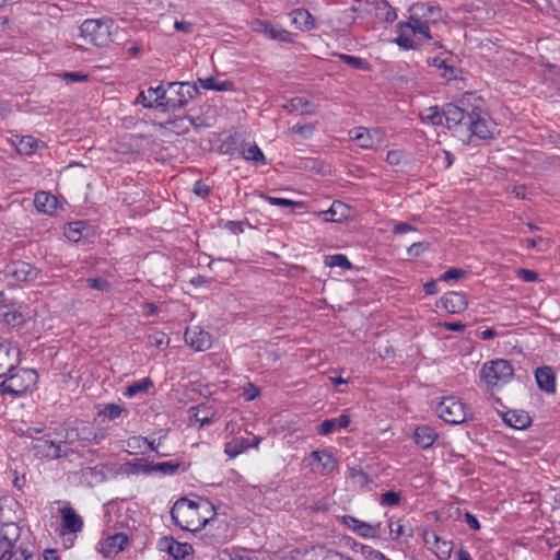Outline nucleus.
<instances>
[{
    "instance_id": "obj_29",
    "label": "nucleus",
    "mask_w": 560,
    "mask_h": 560,
    "mask_svg": "<svg viewBox=\"0 0 560 560\" xmlns=\"http://www.w3.org/2000/svg\"><path fill=\"white\" fill-rule=\"evenodd\" d=\"M24 320L25 316L20 310L7 305L0 306V322L4 325L16 327Z\"/></svg>"
},
{
    "instance_id": "obj_42",
    "label": "nucleus",
    "mask_w": 560,
    "mask_h": 560,
    "mask_svg": "<svg viewBox=\"0 0 560 560\" xmlns=\"http://www.w3.org/2000/svg\"><path fill=\"white\" fill-rule=\"evenodd\" d=\"M126 409L121 405L109 404L104 407V409L100 412L109 420H115L119 418Z\"/></svg>"
},
{
    "instance_id": "obj_22",
    "label": "nucleus",
    "mask_w": 560,
    "mask_h": 560,
    "mask_svg": "<svg viewBox=\"0 0 560 560\" xmlns=\"http://www.w3.org/2000/svg\"><path fill=\"white\" fill-rule=\"evenodd\" d=\"M440 304L451 314H459L467 308L465 294L460 292H447L440 299Z\"/></svg>"
},
{
    "instance_id": "obj_50",
    "label": "nucleus",
    "mask_w": 560,
    "mask_h": 560,
    "mask_svg": "<svg viewBox=\"0 0 560 560\" xmlns=\"http://www.w3.org/2000/svg\"><path fill=\"white\" fill-rule=\"evenodd\" d=\"M81 434L79 435L81 440H84V441H94V442H100L102 439H104V434L101 433H96V432H93L90 428L88 427H83L82 430H81Z\"/></svg>"
},
{
    "instance_id": "obj_11",
    "label": "nucleus",
    "mask_w": 560,
    "mask_h": 560,
    "mask_svg": "<svg viewBox=\"0 0 560 560\" xmlns=\"http://www.w3.org/2000/svg\"><path fill=\"white\" fill-rule=\"evenodd\" d=\"M350 137L363 149H377L385 142V133L378 128L358 127L350 131Z\"/></svg>"
},
{
    "instance_id": "obj_27",
    "label": "nucleus",
    "mask_w": 560,
    "mask_h": 560,
    "mask_svg": "<svg viewBox=\"0 0 560 560\" xmlns=\"http://www.w3.org/2000/svg\"><path fill=\"white\" fill-rule=\"evenodd\" d=\"M34 205L38 211L52 214L58 207V200L49 192L39 191L35 195Z\"/></svg>"
},
{
    "instance_id": "obj_28",
    "label": "nucleus",
    "mask_w": 560,
    "mask_h": 560,
    "mask_svg": "<svg viewBox=\"0 0 560 560\" xmlns=\"http://www.w3.org/2000/svg\"><path fill=\"white\" fill-rule=\"evenodd\" d=\"M438 433L434 429L428 425L417 427L413 434V440L417 445L422 448L430 447L436 440Z\"/></svg>"
},
{
    "instance_id": "obj_53",
    "label": "nucleus",
    "mask_w": 560,
    "mask_h": 560,
    "mask_svg": "<svg viewBox=\"0 0 560 560\" xmlns=\"http://www.w3.org/2000/svg\"><path fill=\"white\" fill-rule=\"evenodd\" d=\"M128 445L130 447H141L142 445H147V447L150 451H156V447L154 446V443L153 442H149L147 439H143V438H132L128 442Z\"/></svg>"
},
{
    "instance_id": "obj_19",
    "label": "nucleus",
    "mask_w": 560,
    "mask_h": 560,
    "mask_svg": "<svg viewBox=\"0 0 560 560\" xmlns=\"http://www.w3.org/2000/svg\"><path fill=\"white\" fill-rule=\"evenodd\" d=\"M352 214L351 208L341 201H334L328 210L317 213L325 222H342L350 219Z\"/></svg>"
},
{
    "instance_id": "obj_16",
    "label": "nucleus",
    "mask_w": 560,
    "mask_h": 560,
    "mask_svg": "<svg viewBox=\"0 0 560 560\" xmlns=\"http://www.w3.org/2000/svg\"><path fill=\"white\" fill-rule=\"evenodd\" d=\"M165 102L166 90L162 85L141 91L136 100V103L141 104L145 108H163L166 110Z\"/></svg>"
},
{
    "instance_id": "obj_12",
    "label": "nucleus",
    "mask_w": 560,
    "mask_h": 560,
    "mask_svg": "<svg viewBox=\"0 0 560 560\" xmlns=\"http://www.w3.org/2000/svg\"><path fill=\"white\" fill-rule=\"evenodd\" d=\"M308 466L313 472L326 476L337 468L338 463L328 451H313L308 456Z\"/></svg>"
},
{
    "instance_id": "obj_56",
    "label": "nucleus",
    "mask_w": 560,
    "mask_h": 560,
    "mask_svg": "<svg viewBox=\"0 0 560 560\" xmlns=\"http://www.w3.org/2000/svg\"><path fill=\"white\" fill-rule=\"evenodd\" d=\"M516 273H517V277L525 282H533L538 279V275L533 270L518 269Z\"/></svg>"
},
{
    "instance_id": "obj_37",
    "label": "nucleus",
    "mask_w": 560,
    "mask_h": 560,
    "mask_svg": "<svg viewBox=\"0 0 560 560\" xmlns=\"http://www.w3.org/2000/svg\"><path fill=\"white\" fill-rule=\"evenodd\" d=\"M241 154L247 161H253L256 164H265L266 159L261 150L256 144H244L241 148Z\"/></svg>"
},
{
    "instance_id": "obj_33",
    "label": "nucleus",
    "mask_w": 560,
    "mask_h": 560,
    "mask_svg": "<svg viewBox=\"0 0 560 560\" xmlns=\"http://www.w3.org/2000/svg\"><path fill=\"white\" fill-rule=\"evenodd\" d=\"M420 118L424 125L443 126L444 109L440 112L436 106L428 107L420 113Z\"/></svg>"
},
{
    "instance_id": "obj_64",
    "label": "nucleus",
    "mask_w": 560,
    "mask_h": 560,
    "mask_svg": "<svg viewBox=\"0 0 560 560\" xmlns=\"http://www.w3.org/2000/svg\"><path fill=\"white\" fill-rule=\"evenodd\" d=\"M465 522L474 530H477L480 528V524H479L478 520L470 513L465 514Z\"/></svg>"
},
{
    "instance_id": "obj_45",
    "label": "nucleus",
    "mask_w": 560,
    "mask_h": 560,
    "mask_svg": "<svg viewBox=\"0 0 560 560\" xmlns=\"http://www.w3.org/2000/svg\"><path fill=\"white\" fill-rule=\"evenodd\" d=\"M378 525H371L369 523L363 522L357 535L363 538H375L378 536Z\"/></svg>"
},
{
    "instance_id": "obj_54",
    "label": "nucleus",
    "mask_w": 560,
    "mask_h": 560,
    "mask_svg": "<svg viewBox=\"0 0 560 560\" xmlns=\"http://www.w3.org/2000/svg\"><path fill=\"white\" fill-rule=\"evenodd\" d=\"M404 152L399 150H393L387 153L386 161L390 165H399L404 159Z\"/></svg>"
},
{
    "instance_id": "obj_20",
    "label": "nucleus",
    "mask_w": 560,
    "mask_h": 560,
    "mask_svg": "<svg viewBox=\"0 0 560 560\" xmlns=\"http://www.w3.org/2000/svg\"><path fill=\"white\" fill-rule=\"evenodd\" d=\"M18 537L19 527L14 523H8L0 527V560L11 552Z\"/></svg>"
},
{
    "instance_id": "obj_52",
    "label": "nucleus",
    "mask_w": 560,
    "mask_h": 560,
    "mask_svg": "<svg viewBox=\"0 0 560 560\" xmlns=\"http://www.w3.org/2000/svg\"><path fill=\"white\" fill-rule=\"evenodd\" d=\"M85 282L90 288H93L98 291H107L109 289L108 282L103 279H86Z\"/></svg>"
},
{
    "instance_id": "obj_32",
    "label": "nucleus",
    "mask_w": 560,
    "mask_h": 560,
    "mask_svg": "<svg viewBox=\"0 0 560 560\" xmlns=\"http://www.w3.org/2000/svg\"><path fill=\"white\" fill-rule=\"evenodd\" d=\"M291 22L301 31H310L314 26V19L308 11L296 9L291 13Z\"/></svg>"
},
{
    "instance_id": "obj_25",
    "label": "nucleus",
    "mask_w": 560,
    "mask_h": 560,
    "mask_svg": "<svg viewBox=\"0 0 560 560\" xmlns=\"http://www.w3.org/2000/svg\"><path fill=\"white\" fill-rule=\"evenodd\" d=\"M535 377L538 387L547 394L556 392V377L551 368L542 366L536 370Z\"/></svg>"
},
{
    "instance_id": "obj_48",
    "label": "nucleus",
    "mask_w": 560,
    "mask_h": 560,
    "mask_svg": "<svg viewBox=\"0 0 560 560\" xmlns=\"http://www.w3.org/2000/svg\"><path fill=\"white\" fill-rule=\"evenodd\" d=\"M338 520L355 534L358 533L360 526L363 523V521H360L351 515H342L339 516Z\"/></svg>"
},
{
    "instance_id": "obj_14",
    "label": "nucleus",
    "mask_w": 560,
    "mask_h": 560,
    "mask_svg": "<svg viewBox=\"0 0 560 560\" xmlns=\"http://www.w3.org/2000/svg\"><path fill=\"white\" fill-rule=\"evenodd\" d=\"M469 114H466L465 110L454 104H447L444 107V125L448 129H453L460 136H464L465 132V122L467 121Z\"/></svg>"
},
{
    "instance_id": "obj_7",
    "label": "nucleus",
    "mask_w": 560,
    "mask_h": 560,
    "mask_svg": "<svg viewBox=\"0 0 560 560\" xmlns=\"http://www.w3.org/2000/svg\"><path fill=\"white\" fill-rule=\"evenodd\" d=\"M438 416L451 424L463 423L468 416L467 407L455 397L443 398L435 408Z\"/></svg>"
},
{
    "instance_id": "obj_38",
    "label": "nucleus",
    "mask_w": 560,
    "mask_h": 560,
    "mask_svg": "<svg viewBox=\"0 0 560 560\" xmlns=\"http://www.w3.org/2000/svg\"><path fill=\"white\" fill-rule=\"evenodd\" d=\"M389 532L394 535V538L407 537L411 538L413 536V530L411 526H407L400 521H390L388 524Z\"/></svg>"
},
{
    "instance_id": "obj_46",
    "label": "nucleus",
    "mask_w": 560,
    "mask_h": 560,
    "mask_svg": "<svg viewBox=\"0 0 560 560\" xmlns=\"http://www.w3.org/2000/svg\"><path fill=\"white\" fill-rule=\"evenodd\" d=\"M400 502V494L395 491H387L381 495L380 503L384 506L398 505Z\"/></svg>"
},
{
    "instance_id": "obj_10",
    "label": "nucleus",
    "mask_w": 560,
    "mask_h": 560,
    "mask_svg": "<svg viewBox=\"0 0 560 560\" xmlns=\"http://www.w3.org/2000/svg\"><path fill=\"white\" fill-rule=\"evenodd\" d=\"M4 278L9 283L32 282L38 278L39 270L25 261H14L5 266Z\"/></svg>"
},
{
    "instance_id": "obj_35",
    "label": "nucleus",
    "mask_w": 560,
    "mask_h": 560,
    "mask_svg": "<svg viewBox=\"0 0 560 560\" xmlns=\"http://www.w3.org/2000/svg\"><path fill=\"white\" fill-rule=\"evenodd\" d=\"M284 108L291 113H298L301 115L312 114L314 112L313 105L305 98L294 97L284 105Z\"/></svg>"
},
{
    "instance_id": "obj_58",
    "label": "nucleus",
    "mask_w": 560,
    "mask_h": 560,
    "mask_svg": "<svg viewBox=\"0 0 560 560\" xmlns=\"http://www.w3.org/2000/svg\"><path fill=\"white\" fill-rule=\"evenodd\" d=\"M194 192L199 196V197H207L210 192V188L208 185H206L205 183L200 182V180H197L195 184H194Z\"/></svg>"
},
{
    "instance_id": "obj_41",
    "label": "nucleus",
    "mask_w": 560,
    "mask_h": 560,
    "mask_svg": "<svg viewBox=\"0 0 560 560\" xmlns=\"http://www.w3.org/2000/svg\"><path fill=\"white\" fill-rule=\"evenodd\" d=\"M325 265L328 267H340L346 270H349L352 268V264L349 261L347 256L342 255V254L326 256Z\"/></svg>"
},
{
    "instance_id": "obj_6",
    "label": "nucleus",
    "mask_w": 560,
    "mask_h": 560,
    "mask_svg": "<svg viewBox=\"0 0 560 560\" xmlns=\"http://www.w3.org/2000/svg\"><path fill=\"white\" fill-rule=\"evenodd\" d=\"M7 377L10 396H22L33 390L37 384V373L32 369H18Z\"/></svg>"
},
{
    "instance_id": "obj_39",
    "label": "nucleus",
    "mask_w": 560,
    "mask_h": 560,
    "mask_svg": "<svg viewBox=\"0 0 560 560\" xmlns=\"http://www.w3.org/2000/svg\"><path fill=\"white\" fill-rule=\"evenodd\" d=\"M152 386V381L149 377L142 378L126 388L125 396L133 397L140 393H145Z\"/></svg>"
},
{
    "instance_id": "obj_26",
    "label": "nucleus",
    "mask_w": 560,
    "mask_h": 560,
    "mask_svg": "<svg viewBox=\"0 0 560 560\" xmlns=\"http://www.w3.org/2000/svg\"><path fill=\"white\" fill-rule=\"evenodd\" d=\"M62 447V444H56L50 440H38L35 444L37 454L51 459L66 455V451Z\"/></svg>"
},
{
    "instance_id": "obj_1",
    "label": "nucleus",
    "mask_w": 560,
    "mask_h": 560,
    "mask_svg": "<svg viewBox=\"0 0 560 560\" xmlns=\"http://www.w3.org/2000/svg\"><path fill=\"white\" fill-rule=\"evenodd\" d=\"M443 10L432 3H417L406 23L399 25L395 43L404 49H416L429 42L431 30L444 21Z\"/></svg>"
},
{
    "instance_id": "obj_23",
    "label": "nucleus",
    "mask_w": 560,
    "mask_h": 560,
    "mask_svg": "<svg viewBox=\"0 0 560 560\" xmlns=\"http://www.w3.org/2000/svg\"><path fill=\"white\" fill-rule=\"evenodd\" d=\"M253 30L257 33L266 35L270 39L280 40V42H289L290 33L283 28L276 27L275 25L256 20L253 22Z\"/></svg>"
},
{
    "instance_id": "obj_8",
    "label": "nucleus",
    "mask_w": 560,
    "mask_h": 560,
    "mask_svg": "<svg viewBox=\"0 0 560 560\" xmlns=\"http://www.w3.org/2000/svg\"><path fill=\"white\" fill-rule=\"evenodd\" d=\"M168 90H174L175 96H166L165 109L177 110L184 108L199 94L198 88L189 82H171Z\"/></svg>"
},
{
    "instance_id": "obj_17",
    "label": "nucleus",
    "mask_w": 560,
    "mask_h": 560,
    "mask_svg": "<svg viewBox=\"0 0 560 560\" xmlns=\"http://www.w3.org/2000/svg\"><path fill=\"white\" fill-rule=\"evenodd\" d=\"M424 542L440 560H447L451 558L453 542L442 539L435 532H425Z\"/></svg>"
},
{
    "instance_id": "obj_9",
    "label": "nucleus",
    "mask_w": 560,
    "mask_h": 560,
    "mask_svg": "<svg viewBox=\"0 0 560 560\" xmlns=\"http://www.w3.org/2000/svg\"><path fill=\"white\" fill-rule=\"evenodd\" d=\"M129 544L128 535L125 533L105 532L97 544V551L104 558H113L122 551Z\"/></svg>"
},
{
    "instance_id": "obj_36",
    "label": "nucleus",
    "mask_w": 560,
    "mask_h": 560,
    "mask_svg": "<svg viewBox=\"0 0 560 560\" xmlns=\"http://www.w3.org/2000/svg\"><path fill=\"white\" fill-rule=\"evenodd\" d=\"M198 83L205 90L231 91L233 89V83L231 81H219L213 77L198 79Z\"/></svg>"
},
{
    "instance_id": "obj_44",
    "label": "nucleus",
    "mask_w": 560,
    "mask_h": 560,
    "mask_svg": "<svg viewBox=\"0 0 560 560\" xmlns=\"http://www.w3.org/2000/svg\"><path fill=\"white\" fill-rule=\"evenodd\" d=\"M213 412H210L209 408L206 406H198L195 408L194 417L201 425L209 424L211 422Z\"/></svg>"
},
{
    "instance_id": "obj_62",
    "label": "nucleus",
    "mask_w": 560,
    "mask_h": 560,
    "mask_svg": "<svg viewBox=\"0 0 560 560\" xmlns=\"http://www.w3.org/2000/svg\"><path fill=\"white\" fill-rule=\"evenodd\" d=\"M174 27L175 30L184 33H190L192 31V24L186 21H176Z\"/></svg>"
},
{
    "instance_id": "obj_61",
    "label": "nucleus",
    "mask_w": 560,
    "mask_h": 560,
    "mask_svg": "<svg viewBox=\"0 0 560 560\" xmlns=\"http://www.w3.org/2000/svg\"><path fill=\"white\" fill-rule=\"evenodd\" d=\"M259 395V390L257 387H255L252 384H248L247 387L244 389V396L246 400H253Z\"/></svg>"
},
{
    "instance_id": "obj_63",
    "label": "nucleus",
    "mask_w": 560,
    "mask_h": 560,
    "mask_svg": "<svg viewBox=\"0 0 560 560\" xmlns=\"http://www.w3.org/2000/svg\"><path fill=\"white\" fill-rule=\"evenodd\" d=\"M544 244H546V241L542 237L527 240L528 248H537L539 250H544L545 249L542 247Z\"/></svg>"
},
{
    "instance_id": "obj_34",
    "label": "nucleus",
    "mask_w": 560,
    "mask_h": 560,
    "mask_svg": "<svg viewBox=\"0 0 560 560\" xmlns=\"http://www.w3.org/2000/svg\"><path fill=\"white\" fill-rule=\"evenodd\" d=\"M249 448V441L244 438H234L224 445V453L230 458H235Z\"/></svg>"
},
{
    "instance_id": "obj_31",
    "label": "nucleus",
    "mask_w": 560,
    "mask_h": 560,
    "mask_svg": "<svg viewBox=\"0 0 560 560\" xmlns=\"http://www.w3.org/2000/svg\"><path fill=\"white\" fill-rule=\"evenodd\" d=\"M503 419L508 425L518 430L526 429L530 424V418L525 411H506Z\"/></svg>"
},
{
    "instance_id": "obj_4",
    "label": "nucleus",
    "mask_w": 560,
    "mask_h": 560,
    "mask_svg": "<svg viewBox=\"0 0 560 560\" xmlns=\"http://www.w3.org/2000/svg\"><path fill=\"white\" fill-rule=\"evenodd\" d=\"M513 377V368L509 361L497 359L486 362L480 369V380L488 388L502 386Z\"/></svg>"
},
{
    "instance_id": "obj_21",
    "label": "nucleus",
    "mask_w": 560,
    "mask_h": 560,
    "mask_svg": "<svg viewBox=\"0 0 560 560\" xmlns=\"http://www.w3.org/2000/svg\"><path fill=\"white\" fill-rule=\"evenodd\" d=\"M61 526L69 533H79L83 528L82 517L69 505L66 504L59 510Z\"/></svg>"
},
{
    "instance_id": "obj_24",
    "label": "nucleus",
    "mask_w": 560,
    "mask_h": 560,
    "mask_svg": "<svg viewBox=\"0 0 560 560\" xmlns=\"http://www.w3.org/2000/svg\"><path fill=\"white\" fill-rule=\"evenodd\" d=\"M10 141L15 147L19 153L25 155H31L35 153L42 145V142L32 136L15 135L11 138Z\"/></svg>"
},
{
    "instance_id": "obj_18",
    "label": "nucleus",
    "mask_w": 560,
    "mask_h": 560,
    "mask_svg": "<svg viewBox=\"0 0 560 560\" xmlns=\"http://www.w3.org/2000/svg\"><path fill=\"white\" fill-rule=\"evenodd\" d=\"M185 341L196 351H206L211 347L212 339L209 332L199 326L187 328L185 331Z\"/></svg>"
},
{
    "instance_id": "obj_57",
    "label": "nucleus",
    "mask_w": 560,
    "mask_h": 560,
    "mask_svg": "<svg viewBox=\"0 0 560 560\" xmlns=\"http://www.w3.org/2000/svg\"><path fill=\"white\" fill-rule=\"evenodd\" d=\"M428 244L422 242H416L408 248V254L413 257H418L422 252L428 249Z\"/></svg>"
},
{
    "instance_id": "obj_51",
    "label": "nucleus",
    "mask_w": 560,
    "mask_h": 560,
    "mask_svg": "<svg viewBox=\"0 0 560 560\" xmlns=\"http://www.w3.org/2000/svg\"><path fill=\"white\" fill-rule=\"evenodd\" d=\"M149 338L150 342L156 347H163L168 345V338L162 331H155Z\"/></svg>"
},
{
    "instance_id": "obj_60",
    "label": "nucleus",
    "mask_w": 560,
    "mask_h": 560,
    "mask_svg": "<svg viewBox=\"0 0 560 560\" xmlns=\"http://www.w3.org/2000/svg\"><path fill=\"white\" fill-rule=\"evenodd\" d=\"M62 78L68 82H79L86 80L85 74H81L80 72H66L62 74Z\"/></svg>"
},
{
    "instance_id": "obj_40",
    "label": "nucleus",
    "mask_w": 560,
    "mask_h": 560,
    "mask_svg": "<svg viewBox=\"0 0 560 560\" xmlns=\"http://www.w3.org/2000/svg\"><path fill=\"white\" fill-rule=\"evenodd\" d=\"M179 465L177 463L164 462L154 465H147L143 470L144 471H158L163 475H173L178 469Z\"/></svg>"
},
{
    "instance_id": "obj_13",
    "label": "nucleus",
    "mask_w": 560,
    "mask_h": 560,
    "mask_svg": "<svg viewBox=\"0 0 560 560\" xmlns=\"http://www.w3.org/2000/svg\"><path fill=\"white\" fill-rule=\"evenodd\" d=\"M20 362V350L0 340V377L13 372Z\"/></svg>"
},
{
    "instance_id": "obj_15",
    "label": "nucleus",
    "mask_w": 560,
    "mask_h": 560,
    "mask_svg": "<svg viewBox=\"0 0 560 560\" xmlns=\"http://www.w3.org/2000/svg\"><path fill=\"white\" fill-rule=\"evenodd\" d=\"M158 549L166 552L174 560H184L192 551V547L187 542L176 541L173 537H162L158 540Z\"/></svg>"
},
{
    "instance_id": "obj_55",
    "label": "nucleus",
    "mask_w": 560,
    "mask_h": 560,
    "mask_svg": "<svg viewBox=\"0 0 560 560\" xmlns=\"http://www.w3.org/2000/svg\"><path fill=\"white\" fill-rule=\"evenodd\" d=\"M464 275H465V271H463L462 269L451 268L442 275L441 280H443V281L456 280V279L462 278Z\"/></svg>"
},
{
    "instance_id": "obj_30",
    "label": "nucleus",
    "mask_w": 560,
    "mask_h": 560,
    "mask_svg": "<svg viewBox=\"0 0 560 560\" xmlns=\"http://www.w3.org/2000/svg\"><path fill=\"white\" fill-rule=\"evenodd\" d=\"M351 420L348 415H341L335 419L324 420L318 427V433L327 435L334 432L336 429H346L350 424Z\"/></svg>"
},
{
    "instance_id": "obj_49",
    "label": "nucleus",
    "mask_w": 560,
    "mask_h": 560,
    "mask_svg": "<svg viewBox=\"0 0 560 560\" xmlns=\"http://www.w3.org/2000/svg\"><path fill=\"white\" fill-rule=\"evenodd\" d=\"M80 226H81V222H74V223L69 224V226L67 228V230L65 232L67 238L72 242H78L81 238Z\"/></svg>"
},
{
    "instance_id": "obj_43",
    "label": "nucleus",
    "mask_w": 560,
    "mask_h": 560,
    "mask_svg": "<svg viewBox=\"0 0 560 560\" xmlns=\"http://www.w3.org/2000/svg\"><path fill=\"white\" fill-rule=\"evenodd\" d=\"M339 59L353 69L364 70L368 68L365 60L360 57L341 54Z\"/></svg>"
},
{
    "instance_id": "obj_5",
    "label": "nucleus",
    "mask_w": 560,
    "mask_h": 560,
    "mask_svg": "<svg viewBox=\"0 0 560 560\" xmlns=\"http://www.w3.org/2000/svg\"><path fill=\"white\" fill-rule=\"evenodd\" d=\"M495 124L488 117V115L478 108H474L469 113L467 121L465 122L464 135L476 136L479 139H490L497 133Z\"/></svg>"
},
{
    "instance_id": "obj_3",
    "label": "nucleus",
    "mask_w": 560,
    "mask_h": 560,
    "mask_svg": "<svg viewBox=\"0 0 560 560\" xmlns=\"http://www.w3.org/2000/svg\"><path fill=\"white\" fill-rule=\"evenodd\" d=\"M114 24L109 20H85L80 26V37L97 47L106 46L110 40Z\"/></svg>"
},
{
    "instance_id": "obj_2",
    "label": "nucleus",
    "mask_w": 560,
    "mask_h": 560,
    "mask_svg": "<svg viewBox=\"0 0 560 560\" xmlns=\"http://www.w3.org/2000/svg\"><path fill=\"white\" fill-rule=\"evenodd\" d=\"M212 512V506L207 501L195 502L182 498L173 505L171 515L180 528L197 532L209 522Z\"/></svg>"
},
{
    "instance_id": "obj_47",
    "label": "nucleus",
    "mask_w": 560,
    "mask_h": 560,
    "mask_svg": "<svg viewBox=\"0 0 560 560\" xmlns=\"http://www.w3.org/2000/svg\"><path fill=\"white\" fill-rule=\"evenodd\" d=\"M270 205L280 206V207H302L303 203L299 201H293L291 199L285 198H276L270 196H262Z\"/></svg>"
},
{
    "instance_id": "obj_59",
    "label": "nucleus",
    "mask_w": 560,
    "mask_h": 560,
    "mask_svg": "<svg viewBox=\"0 0 560 560\" xmlns=\"http://www.w3.org/2000/svg\"><path fill=\"white\" fill-rule=\"evenodd\" d=\"M291 130L294 133H299L305 138L310 137L313 132V127L311 125H294Z\"/></svg>"
}]
</instances>
